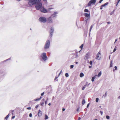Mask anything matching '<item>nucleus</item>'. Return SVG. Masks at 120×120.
Returning a JSON list of instances; mask_svg holds the SVG:
<instances>
[{"label":"nucleus","mask_w":120,"mask_h":120,"mask_svg":"<svg viewBox=\"0 0 120 120\" xmlns=\"http://www.w3.org/2000/svg\"><path fill=\"white\" fill-rule=\"evenodd\" d=\"M41 0H31L28 2V4L30 6L36 4L35 7L37 10H40L42 7L41 2Z\"/></svg>","instance_id":"f257e3e1"},{"label":"nucleus","mask_w":120,"mask_h":120,"mask_svg":"<svg viewBox=\"0 0 120 120\" xmlns=\"http://www.w3.org/2000/svg\"><path fill=\"white\" fill-rule=\"evenodd\" d=\"M41 57L42 61L44 62H46L47 59V57L46 56V53L45 52H44L41 54Z\"/></svg>","instance_id":"f03ea898"},{"label":"nucleus","mask_w":120,"mask_h":120,"mask_svg":"<svg viewBox=\"0 0 120 120\" xmlns=\"http://www.w3.org/2000/svg\"><path fill=\"white\" fill-rule=\"evenodd\" d=\"M50 45V42L49 40H47L45 43L44 48L46 50L48 49Z\"/></svg>","instance_id":"7ed1b4c3"},{"label":"nucleus","mask_w":120,"mask_h":120,"mask_svg":"<svg viewBox=\"0 0 120 120\" xmlns=\"http://www.w3.org/2000/svg\"><path fill=\"white\" fill-rule=\"evenodd\" d=\"M39 20L40 22L43 23H45L47 21L45 17H40L39 19Z\"/></svg>","instance_id":"20e7f679"},{"label":"nucleus","mask_w":120,"mask_h":120,"mask_svg":"<svg viewBox=\"0 0 120 120\" xmlns=\"http://www.w3.org/2000/svg\"><path fill=\"white\" fill-rule=\"evenodd\" d=\"M54 31V28L53 27H51L50 30L49 36L50 38H51L53 35V34Z\"/></svg>","instance_id":"39448f33"},{"label":"nucleus","mask_w":120,"mask_h":120,"mask_svg":"<svg viewBox=\"0 0 120 120\" xmlns=\"http://www.w3.org/2000/svg\"><path fill=\"white\" fill-rule=\"evenodd\" d=\"M96 2V0H91L90 1L88 4V7L90 6L92 4H94Z\"/></svg>","instance_id":"423d86ee"},{"label":"nucleus","mask_w":120,"mask_h":120,"mask_svg":"<svg viewBox=\"0 0 120 120\" xmlns=\"http://www.w3.org/2000/svg\"><path fill=\"white\" fill-rule=\"evenodd\" d=\"M51 17H49L47 19V22L48 23H52L53 22V21Z\"/></svg>","instance_id":"0eeeda50"},{"label":"nucleus","mask_w":120,"mask_h":120,"mask_svg":"<svg viewBox=\"0 0 120 120\" xmlns=\"http://www.w3.org/2000/svg\"><path fill=\"white\" fill-rule=\"evenodd\" d=\"M58 13L57 12H54L53 14L51 15V17L53 18H56L57 16V14Z\"/></svg>","instance_id":"6e6552de"},{"label":"nucleus","mask_w":120,"mask_h":120,"mask_svg":"<svg viewBox=\"0 0 120 120\" xmlns=\"http://www.w3.org/2000/svg\"><path fill=\"white\" fill-rule=\"evenodd\" d=\"M101 56V53L100 52H99L98 53V54L96 56V59L98 60H100V57Z\"/></svg>","instance_id":"1a4fd4ad"},{"label":"nucleus","mask_w":120,"mask_h":120,"mask_svg":"<svg viewBox=\"0 0 120 120\" xmlns=\"http://www.w3.org/2000/svg\"><path fill=\"white\" fill-rule=\"evenodd\" d=\"M41 11L42 12L46 13L47 12V11L44 7H42L40 9Z\"/></svg>","instance_id":"9d476101"},{"label":"nucleus","mask_w":120,"mask_h":120,"mask_svg":"<svg viewBox=\"0 0 120 120\" xmlns=\"http://www.w3.org/2000/svg\"><path fill=\"white\" fill-rule=\"evenodd\" d=\"M90 56V53H87L84 58L86 60L88 59L89 58Z\"/></svg>","instance_id":"9b49d317"},{"label":"nucleus","mask_w":120,"mask_h":120,"mask_svg":"<svg viewBox=\"0 0 120 120\" xmlns=\"http://www.w3.org/2000/svg\"><path fill=\"white\" fill-rule=\"evenodd\" d=\"M42 114V112L40 110H39L38 113V115L39 117H40Z\"/></svg>","instance_id":"f8f14e48"},{"label":"nucleus","mask_w":120,"mask_h":120,"mask_svg":"<svg viewBox=\"0 0 120 120\" xmlns=\"http://www.w3.org/2000/svg\"><path fill=\"white\" fill-rule=\"evenodd\" d=\"M84 15L85 17H90V14H88L87 13H84Z\"/></svg>","instance_id":"ddd939ff"},{"label":"nucleus","mask_w":120,"mask_h":120,"mask_svg":"<svg viewBox=\"0 0 120 120\" xmlns=\"http://www.w3.org/2000/svg\"><path fill=\"white\" fill-rule=\"evenodd\" d=\"M97 76V75H96L92 77L91 79V81L92 82H93L94 81V79L96 78Z\"/></svg>","instance_id":"4468645a"},{"label":"nucleus","mask_w":120,"mask_h":120,"mask_svg":"<svg viewBox=\"0 0 120 120\" xmlns=\"http://www.w3.org/2000/svg\"><path fill=\"white\" fill-rule=\"evenodd\" d=\"M87 86L88 85L87 84H86L85 85H84L82 88V90H84L85 88L86 87V86Z\"/></svg>","instance_id":"2eb2a0df"},{"label":"nucleus","mask_w":120,"mask_h":120,"mask_svg":"<svg viewBox=\"0 0 120 120\" xmlns=\"http://www.w3.org/2000/svg\"><path fill=\"white\" fill-rule=\"evenodd\" d=\"M84 74L82 72L81 73L80 75V77H82L84 76Z\"/></svg>","instance_id":"dca6fc26"},{"label":"nucleus","mask_w":120,"mask_h":120,"mask_svg":"<svg viewBox=\"0 0 120 120\" xmlns=\"http://www.w3.org/2000/svg\"><path fill=\"white\" fill-rule=\"evenodd\" d=\"M108 4V2H107L106 3L104 4L103 5H101V6L102 7H104L106 5H107Z\"/></svg>","instance_id":"f3484780"},{"label":"nucleus","mask_w":120,"mask_h":120,"mask_svg":"<svg viewBox=\"0 0 120 120\" xmlns=\"http://www.w3.org/2000/svg\"><path fill=\"white\" fill-rule=\"evenodd\" d=\"M101 74V71L98 74V77H99Z\"/></svg>","instance_id":"a211bd4d"},{"label":"nucleus","mask_w":120,"mask_h":120,"mask_svg":"<svg viewBox=\"0 0 120 120\" xmlns=\"http://www.w3.org/2000/svg\"><path fill=\"white\" fill-rule=\"evenodd\" d=\"M41 98H42V97H40V98H37L36 99H34V101H38L39 100H41Z\"/></svg>","instance_id":"6ab92c4d"},{"label":"nucleus","mask_w":120,"mask_h":120,"mask_svg":"<svg viewBox=\"0 0 120 120\" xmlns=\"http://www.w3.org/2000/svg\"><path fill=\"white\" fill-rule=\"evenodd\" d=\"M115 11V10H114L112 11L110 13V15H112L114 13Z\"/></svg>","instance_id":"aec40b11"},{"label":"nucleus","mask_w":120,"mask_h":120,"mask_svg":"<svg viewBox=\"0 0 120 120\" xmlns=\"http://www.w3.org/2000/svg\"><path fill=\"white\" fill-rule=\"evenodd\" d=\"M85 103V100L84 99H83L82 100V105H84Z\"/></svg>","instance_id":"412c9836"},{"label":"nucleus","mask_w":120,"mask_h":120,"mask_svg":"<svg viewBox=\"0 0 120 120\" xmlns=\"http://www.w3.org/2000/svg\"><path fill=\"white\" fill-rule=\"evenodd\" d=\"M9 114L6 117H5V119H7L8 118L9 116Z\"/></svg>","instance_id":"4be33fe9"},{"label":"nucleus","mask_w":120,"mask_h":120,"mask_svg":"<svg viewBox=\"0 0 120 120\" xmlns=\"http://www.w3.org/2000/svg\"><path fill=\"white\" fill-rule=\"evenodd\" d=\"M45 119L46 120L48 119V117L46 115H45Z\"/></svg>","instance_id":"5701e85b"},{"label":"nucleus","mask_w":120,"mask_h":120,"mask_svg":"<svg viewBox=\"0 0 120 120\" xmlns=\"http://www.w3.org/2000/svg\"><path fill=\"white\" fill-rule=\"evenodd\" d=\"M83 44H82L80 46V48L81 49V50L82 49V48L83 47Z\"/></svg>","instance_id":"b1692460"},{"label":"nucleus","mask_w":120,"mask_h":120,"mask_svg":"<svg viewBox=\"0 0 120 120\" xmlns=\"http://www.w3.org/2000/svg\"><path fill=\"white\" fill-rule=\"evenodd\" d=\"M65 76L66 77H68L69 76V75L68 73H66L65 74Z\"/></svg>","instance_id":"393cba45"},{"label":"nucleus","mask_w":120,"mask_h":120,"mask_svg":"<svg viewBox=\"0 0 120 120\" xmlns=\"http://www.w3.org/2000/svg\"><path fill=\"white\" fill-rule=\"evenodd\" d=\"M93 28V26L91 25L90 26V32L91 30V29H92Z\"/></svg>","instance_id":"a878e982"},{"label":"nucleus","mask_w":120,"mask_h":120,"mask_svg":"<svg viewBox=\"0 0 120 120\" xmlns=\"http://www.w3.org/2000/svg\"><path fill=\"white\" fill-rule=\"evenodd\" d=\"M106 119H109L110 118V117L108 115L106 116Z\"/></svg>","instance_id":"bb28decb"},{"label":"nucleus","mask_w":120,"mask_h":120,"mask_svg":"<svg viewBox=\"0 0 120 120\" xmlns=\"http://www.w3.org/2000/svg\"><path fill=\"white\" fill-rule=\"evenodd\" d=\"M112 61H111V63H110V67H112Z\"/></svg>","instance_id":"cd10ccee"},{"label":"nucleus","mask_w":120,"mask_h":120,"mask_svg":"<svg viewBox=\"0 0 120 120\" xmlns=\"http://www.w3.org/2000/svg\"><path fill=\"white\" fill-rule=\"evenodd\" d=\"M84 11L85 12H88V10L87 9H85Z\"/></svg>","instance_id":"c85d7f7f"},{"label":"nucleus","mask_w":120,"mask_h":120,"mask_svg":"<svg viewBox=\"0 0 120 120\" xmlns=\"http://www.w3.org/2000/svg\"><path fill=\"white\" fill-rule=\"evenodd\" d=\"M99 100V99L98 98H96V102H98Z\"/></svg>","instance_id":"c756f323"},{"label":"nucleus","mask_w":120,"mask_h":120,"mask_svg":"<svg viewBox=\"0 0 120 120\" xmlns=\"http://www.w3.org/2000/svg\"><path fill=\"white\" fill-rule=\"evenodd\" d=\"M74 66L73 65H71L70 66V68H72L74 67Z\"/></svg>","instance_id":"7c9ffc66"},{"label":"nucleus","mask_w":120,"mask_h":120,"mask_svg":"<svg viewBox=\"0 0 120 120\" xmlns=\"http://www.w3.org/2000/svg\"><path fill=\"white\" fill-rule=\"evenodd\" d=\"M120 1V0H118V1H117V3L116 5V6H117V5H118V4L119 3V2Z\"/></svg>","instance_id":"2f4dec72"},{"label":"nucleus","mask_w":120,"mask_h":120,"mask_svg":"<svg viewBox=\"0 0 120 120\" xmlns=\"http://www.w3.org/2000/svg\"><path fill=\"white\" fill-rule=\"evenodd\" d=\"M116 46L115 47V48L114 49L113 51V52H115L116 51Z\"/></svg>","instance_id":"473e14b6"},{"label":"nucleus","mask_w":120,"mask_h":120,"mask_svg":"<svg viewBox=\"0 0 120 120\" xmlns=\"http://www.w3.org/2000/svg\"><path fill=\"white\" fill-rule=\"evenodd\" d=\"M100 112L101 115H102L103 114V112L101 111H100Z\"/></svg>","instance_id":"72a5a7b5"},{"label":"nucleus","mask_w":120,"mask_h":120,"mask_svg":"<svg viewBox=\"0 0 120 120\" xmlns=\"http://www.w3.org/2000/svg\"><path fill=\"white\" fill-rule=\"evenodd\" d=\"M32 115L31 113H30L29 114V116L30 117H32Z\"/></svg>","instance_id":"f704fd0d"},{"label":"nucleus","mask_w":120,"mask_h":120,"mask_svg":"<svg viewBox=\"0 0 120 120\" xmlns=\"http://www.w3.org/2000/svg\"><path fill=\"white\" fill-rule=\"evenodd\" d=\"M10 59H11V58H9V59H7L6 60H4V62H5L6 61H7L8 60H10Z\"/></svg>","instance_id":"c9c22d12"},{"label":"nucleus","mask_w":120,"mask_h":120,"mask_svg":"<svg viewBox=\"0 0 120 120\" xmlns=\"http://www.w3.org/2000/svg\"><path fill=\"white\" fill-rule=\"evenodd\" d=\"M44 104V102H42L41 103V105H42V106L43 104Z\"/></svg>","instance_id":"e433bc0d"},{"label":"nucleus","mask_w":120,"mask_h":120,"mask_svg":"<svg viewBox=\"0 0 120 120\" xmlns=\"http://www.w3.org/2000/svg\"><path fill=\"white\" fill-rule=\"evenodd\" d=\"M31 108L30 107H28L27 109L28 110H30L31 109Z\"/></svg>","instance_id":"4c0bfd02"},{"label":"nucleus","mask_w":120,"mask_h":120,"mask_svg":"<svg viewBox=\"0 0 120 120\" xmlns=\"http://www.w3.org/2000/svg\"><path fill=\"white\" fill-rule=\"evenodd\" d=\"M90 65H92V61H90Z\"/></svg>","instance_id":"58836bf2"},{"label":"nucleus","mask_w":120,"mask_h":120,"mask_svg":"<svg viewBox=\"0 0 120 120\" xmlns=\"http://www.w3.org/2000/svg\"><path fill=\"white\" fill-rule=\"evenodd\" d=\"M44 92H43L41 94V96H42L43 95H44Z\"/></svg>","instance_id":"ea45409f"},{"label":"nucleus","mask_w":120,"mask_h":120,"mask_svg":"<svg viewBox=\"0 0 120 120\" xmlns=\"http://www.w3.org/2000/svg\"><path fill=\"white\" fill-rule=\"evenodd\" d=\"M107 95V92H106L105 95H104L103 96H105V97Z\"/></svg>","instance_id":"a19ab883"},{"label":"nucleus","mask_w":120,"mask_h":120,"mask_svg":"<svg viewBox=\"0 0 120 120\" xmlns=\"http://www.w3.org/2000/svg\"><path fill=\"white\" fill-rule=\"evenodd\" d=\"M114 68L115 70H117V68L116 66H115Z\"/></svg>","instance_id":"79ce46f5"},{"label":"nucleus","mask_w":120,"mask_h":120,"mask_svg":"<svg viewBox=\"0 0 120 120\" xmlns=\"http://www.w3.org/2000/svg\"><path fill=\"white\" fill-rule=\"evenodd\" d=\"M103 0H100L99 1V3H101V2Z\"/></svg>","instance_id":"37998d69"},{"label":"nucleus","mask_w":120,"mask_h":120,"mask_svg":"<svg viewBox=\"0 0 120 120\" xmlns=\"http://www.w3.org/2000/svg\"><path fill=\"white\" fill-rule=\"evenodd\" d=\"M39 106V105H36L35 107V108H37Z\"/></svg>","instance_id":"c03bdc74"},{"label":"nucleus","mask_w":120,"mask_h":120,"mask_svg":"<svg viewBox=\"0 0 120 120\" xmlns=\"http://www.w3.org/2000/svg\"><path fill=\"white\" fill-rule=\"evenodd\" d=\"M78 57V55L77 54H77H76V56L75 57V58H76L77 57Z\"/></svg>","instance_id":"a18cd8bd"},{"label":"nucleus","mask_w":120,"mask_h":120,"mask_svg":"<svg viewBox=\"0 0 120 120\" xmlns=\"http://www.w3.org/2000/svg\"><path fill=\"white\" fill-rule=\"evenodd\" d=\"M89 103H88L87 105V108L89 106Z\"/></svg>","instance_id":"49530a36"},{"label":"nucleus","mask_w":120,"mask_h":120,"mask_svg":"<svg viewBox=\"0 0 120 120\" xmlns=\"http://www.w3.org/2000/svg\"><path fill=\"white\" fill-rule=\"evenodd\" d=\"M47 100H46V101H45V105L47 104Z\"/></svg>","instance_id":"de8ad7c7"},{"label":"nucleus","mask_w":120,"mask_h":120,"mask_svg":"<svg viewBox=\"0 0 120 120\" xmlns=\"http://www.w3.org/2000/svg\"><path fill=\"white\" fill-rule=\"evenodd\" d=\"M79 108H77V111H78L79 110Z\"/></svg>","instance_id":"09e8293b"},{"label":"nucleus","mask_w":120,"mask_h":120,"mask_svg":"<svg viewBox=\"0 0 120 120\" xmlns=\"http://www.w3.org/2000/svg\"><path fill=\"white\" fill-rule=\"evenodd\" d=\"M62 70H61V71H60V72L59 73V75H60V74H61V72H62Z\"/></svg>","instance_id":"8fccbe9b"},{"label":"nucleus","mask_w":120,"mask_h":120,"mask_svg":"<svg viewBox=\"0 0 120 120\" xmlns=\"http://www.w3.org/2000/svg\"><path fill=\"white\" fill-rule=\"evenodd\" d=\"M15 116H12V119H14V118H15Z\"/></svg>","instance_id":"3c124183"},{"label":"nucleus","mask_w":120,"mask_h":120,"mask_svg":"<svg viewBox=\"0 0 120 120\" xmlns=\"http://www.w3.org/2000/svg\"><path fill=\"white\" fill-rule=\"evenodd\" d=\"M65 109L64 108H63L62 109L63 111H65Z\"/></svg>","instance_id":"603ef678"},{"label":"nucleus","mask_w":120,"mask_h":120,"mask_svg":"<svg viewBox=\"0 0 120 120\" xmlns=\"http://www.w3.org/2000/svg\"><path fill=\"white\" fill-rule=\"evenodd\" d=\"M117 39H116V40H115V42H114V43H116V42L117 41Z\"/></svg>","instance_id":"864d4df0"},{"label":"nucleus","mask_w":120,"mask_h":120,"mask_svg":"<svg viewBox=\"0 0 120 120\" xmlns=\"http://www.w3.org/2000/svg\"><path fill=\"white\" fill-rule=\"evenodd\" d=\"M11 112H12V115L13 114V112H14V111L13 110H11Z\"/></svg>","instance_id":"5fc2aeb1"},{"label":"nucleus","mask_w":120,"mask_h":120,"mask_svg":"<svg viewBox=\"0 0 120 120\" xmlns=\"http://www.w3.org/2000/svg\"><path fill=\"white\" fill-rule=\"evenodd\" d=\"M108 24H109L110 23V22H107Z\"/></svg>","instance_id":"6e6d98bb"},{"label":"nucleus","mask_w":120,"mask_h":120,"mask_svg":"<svg viewBox=\"0 0 120 120\" xmlns=\"http://www.w3.org/2000/svg\"><path fill=\"white\" fill-rule=\"evenodd\" d=\"M48 105H51V103H49V104H48Z\"/></svg>","instance_id":"4d7b16f0"},{"label":"nucleus","mask_w":120,"mask_h":120,"mask_svg":"<svg viewBox=\"0 0 120 120\" xmlns=\"http://www.w3.org/2000/svg\"><path fill=\"white\" fill-rule=\"evenodd\" d=\"M80 119H81V118H80V117H79V118H78V120H80Z\"/></svg>","instance_id":"13d9d810"},{"label":"nucleus","mask_w":120,"mask_h":120,"mask_svg":"<svg viewBox=\"0 0 120 120\" xmlns=\"http://www.w3.org/2000/svg\"><path fill=\"white\" fill-rule=\"evenodd\" d=\"M118 99H120V96H119L118 97Z\"/></svg>","instance_id":"bf43d9fd"},{"label":"nucleus","mask_w":120,"mask_h":120,"mask_svg":"<svg viewBox=\"0 0 120 120\" xmlns=\"http://www.w3.org/2000/svg\"><path fill=\"white\" fill-rule=\"evenodd\" d=\"M57 78V77H56L55 79V80H56Z\"/></svg>","instance_id":"052dcab7"},{"label":"nucleus","mask_w":120,"mask_h":120,"mask_svg":"<svg viewBox=\"0 0 120 120\" xmlns=\"http://www.w3.org/2000/svg\"><path fill=\"white\" fill-rule=\"evenodd\" d=\"M78 62H75V64H78Z\"/></svg>","instance_id":"680f3d73"},{"label":"nucleus","mask_w":120,"mask_h":120,"mask_svg":"<svg viewBox=\"0 0 120 120\" xmlns=\"http://www.w3.org/2000/svg\"><path fill=\"white\" fill-rule=\"evenodd\" d=\"M103 8L102 7H101L100 8V9H101V10Z\"/></svg>","instance_id":"e2e57ef3"},{"label":"nucleus","mask_w":120,"mask_h":120,"mask_svg":"<svg viewBox=\"0 0 120 120\" xmlns=\"http://www.w3.org/2000/svg\"><path fill=\"white\" fill-rule=\"evenodd\" d=\"M44 1H47V0H43Z\"/></svg>","instance_id":"0e129e2a"},{"label":"nucleus","mask_w":120,"mask_h":120,"mask_svg":"<svg viewBox=\"0 0 120 120\" xmlns=\"http://www.w3.org/2000/svg\"><path fill=\"white\" fill-rule=\"evenodd\" d=\"M89 68H90L91 67V66H89Z\"/></svg>","instance_id":"69168bd1"},{"label":"nucleus","mask_w":120,"mask_h":120,"mask_svg":"<svg viewBox=\"0 0 120 120\" xmlns=\"http://www.w3.org/2000/svg\"><path fill=\"white\" fill-rule=\"evenodd\" d=\"M18 1H20L21 0H17Z\"/></svg>","instance_id":"338daca9"},{"label":"nucleus","mask_w":120,"mask_h":120,"mask_svg":"<svg viewBox=\"0 0 120 120\" xmlns=\"http://www.w3.org/2000/svg\"><path fill=\"white\" fill-rule=\"evenodd\" d=\"M94 120H98L97 119H95Z\"/></svg>","instance_id":"774afa93"}]
</instances>
